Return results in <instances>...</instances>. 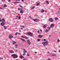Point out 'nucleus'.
<instances>
[{"mask_svg":"<svg viewBox=\"0 0 60 60\" xmlns=\"http://www.w3.org/2000/svg\"><path fill=\"white\" fill-rule=\"evenodd\" d=\"M2 22L0 24V26H3L6 24L5 20L4 18H3L2 19Z\"/></svg>","mask_w":60,"mask_h":60,"instance_id":"1","label":"nucleus"},{"mask_svg":"<svg viewBox=\"0 0 60 60\" xmlns=\"http://www.w3.org/2000/svg\"><path fill=\"white\" fill-rule=\"evenodd\" d=\"M42 44L44 47H45L46 45H48V41H44L42 42Z\"/></svg>","mask_w":60,"mask_h":60,"instance_id":"2","label":"nucleus"},{"mask_svg":"<svg viewBox=\"0 0 60 60\" xmlns=\"http://www.w3.org/2000/svg\"><path fill=\"white\" fill-rule=\"evenodd\" d=\"M11 56H13V57L14 58H17L18 57V56L15 54H12Z\"/></svg>","mask_w":60,"mask_h":60,"instance_id":"3","label":"nucleus"},{"mask_svg":"<svg viewBox=\"0 0 60 60\" xmlns=\"http://www.w3.org/2000/svg\"><path fill=\"white\" fill-rule=\"evenodd\" d=\"M27 34L28 35H30V36H33V33H31L30 32H28L27 33Z\"/></svg>","mask_w":60,"mask_h":60,"instance_id":"4","label":"nucleus"},{"mask_svg":"<svg viewBox=\"0 0 60 60\" xmlns=\"http://www.w3.org/2000/svg\"><path fill=\"white\" fill-rule=\"evenodd\" d=\"M8 37L9 38L10 40H11L12 38L13 37L12 35L10 34L9 35Z\"/></svg>","mask_w":60,"mask_h":60,"instance_id":"5","label":"nucleus"},{"mask_svg":"<svg viewBox=\"0 0 60 60\" xmlns=\"http://www.w3.org/2000/svg\"><path fill=\"white\" fill-rule=\"evenodd\" d=\"M33 20H34V21H36L37 22L38 21H39V19H32Z\"/></svg>","mask_w":60,"mask_h":60,"instance_id":"6","label":"nucleus"},{"mask_svg":"<svg viewBox=\"0 0 60 60\" xmlns=\"http://www.w3.org/2000/svg\"><path fill=\"white\" fill-rule=\"evenodd\" d=\"M27 41L28 42V43L29 45H31V43L30 41L29 40H27Z\"/></svg>","mask_w":60,"mask_h":60,"instance_id":"7","label":"nucleus"},{"mask_svg":"<svg viewBox=\"0 0 60 60\" xmlns=\"http://www.w3.org/2000/svg\"><path fill=\"white\" fill-rule=\"evenodd\" d=\"M49 21L51 22H54V20H53V19L51 18H49Z\"/></svg>","mask_w":60,"mask_h":60,"instance_id":"8","label":"nucleus"},{"mask_svg":"<svg viewBox=\"0 0 60 60\" xmlns=\"http://www.w3.org/2000/svg\"><path fill=\"white\" fill-rule=\"evenodd\" d=\"M20 7H21V8H18V10H19H19H20L22 9H23V7H22V6H20Z\"/></svg>","mask_w":60,"mask_h":60,"instance_id":"9","label":"nucleus"},{"mask_svg":"<svg viewBox=\"0 0 60 60\" xmlns=\"http://www.w3.org/2000/svg\"><path fill=\"white\" fill-rule=\"evenodd\" d=\"M21 40L22 41V42H26V41L23 38H21Z\"/></svg>","mask_w":60,"mask_h":60,"instance_id":"10","label":"nucleus"},{"mask_svg":"<svg viewBox=\"0 0 60 60\" xmlns=\"http://www.w3.org/2000/svg\"><path fill=\"white\" fill-rule=\"evenodd\" d=\"M13 4H19V3H20V2L18 1H16L14 2H13Z\"/></svg>","mask_w":60,"mask_h":60,"instance_id":"11","label":"nucleus"},{"mask_svg":"<svg viewBox=\"0 0 60 60\" xmlns=\"http://www.w3.org/2000/svg\"><path fill=\"white\" fill-rule=\"evenodd\" d=\"M55 26V24H52L50 26V27H54Z\"/></svg>","mask_w":60,"mask_h":60,"instance_id":"12","label":"nucleus"},{"mask_svg":"<svg viewBox=\"0 0 60 60\" xmlns=\"http://www.w3.org/2000/svg\"><path fill=\"white\" fill-rule=\"evenodd\" d=\"M23 52L24 53H27V51L25 49H23Z\"/></svg>","mask_w":60,"mask_h":60,"instance_id":"13","label":"nucleus"},{"mask_svg":"<svg viewBox=\"0 0 60 60\" xmlns=\"http://www.w3.org/2000/svg\"><path fill=\"white\" fill-rule=\"evenodd\" d=\"M43 36V35H41L40 34H39L38 35V37L39 38H41Z\"/></svg>","mask_w":60,"mask_h":60,"instance_id":"14","label":"nucleus"},{"mask_svg":"<svg viewBox=\"0 0 60 60\" xmlns=\"http://www.w3.org/2000/svg\"><path fill=\"white\" fill-rule=\"evenodd\" d=\"M9 52L10 53H14V51L12 50H11L10 51H9Z\"/></svg>","mask_w":60,"mask_h":60,"instance_id":"15","label":"nucleus"},{"mask_svg":"<svg viewBox=\"0 0 60 60\" xmlns=\"http://www.w3.org/2000/svg\"><path fill=\"white\" fill-rule=\"evenodd\" d=\"M40 2L37 3V6H39V5H40Z\"/></svg>","mask_w":60,"mask_h":60,"instance_id":"16","label":"nucleus"},{"mask_svg":"<svg viewBox=\"0 0 60 60\" xmlns=\"http://www.w3.org/2000/svg\"><path fill=\"white\" fill-rule=\"evenodd\" d=\"M49 30L46 29V30H45V33H47V32H49Z\"/></svg>","mask_w":60,"mask_h":60,"instance_id":"17","label":"nucleus"},{"mask_svg":"<svg viewBox=\"0 0 60 60\" xmlns=\"http://www.w3.org/2000/svg\"><path fill=\"white\" fill-rule=\"evenodd\" d=\"M12 42L13 44H17V43L16 42H14V41H12Z\"/></svg>","mask_w":60,"mask_h":60,"instance_id":"18","label":"nucleus"},{"mask_svg":"<svg viewBox=\"0 0 60 60\" xmlns=\"http://www.w3.org/2000/svg\"><path fill=\"white\" fill-rule=\"evenodd\" d=\"M46 26L47 25L46 24L44 25V26H43V28H46Z\"/></svg>","mask_w":60,"mask_h":60,"instance_id":"19","label":"nucleus"},{"mask_svg":"<svg viewBox=\"0 0 60 60\" xmlns=\"http://www.w3.org/2000/svg\"><path fill=\"white\" fill-rule=\"evenodd\" d=\"M20 12L21 13L23 14L24 12V11L22 10H21L20 11Z\"/></svg>","mask_w":60,"mask_h":60,"instance_id":"20","label":"nucleus"},{"mask_svg":"<svg viewBox=\"0 0 60 60\" xmlns=\"http://www.w3.org/2000/svg\"><path fill=\"white\" fill-rule=\"evenodd\" d=\"M34 8H35V6H33L31 8V9L32 10H33L34 9Z\"/></svg>","mask_w":60,"mask_h":60,"instance_id":"21","label":"nucleus"},{"mask_svg":"<svg viewBox=\"0 0 60 60\" xmlns=\"http://www.w3.org/2000/svg\"><path fill=\"white\" fill-rule=\"evenodd\" d=\"M4 29H7V27L4 26Z\"/></svg>","mask_w":60,"mask_h":60,"instance_id":"22","label":"nucleus"},{"mask_svg":"<svg viewBox=\"0 0 60 60\" xmlns=\"http://www.w3.org/2000/svg\"><path fill=\"white\" fill-rule=\"evenodd\" d=\"M20 58H24V56H23L22 55H21L20 56Z\"/></svg>","mask_w":60,"mask_h":60,"instance_id":"23","label":"nucleus"},{"mask_svg":"<svg viewBox=\"0 0 60 60\" xmlns=\"http://www.w3.org/2000/svg\"><path fill=\"white\" fill-rule=\"evenodd\" d=\"M41 11L42 12H44V10L43 9H41Z\"/></svg>","mask_w":60,"mask_h":60,"instance_id":"24","label":"nucleus"},{"mask_svg":"<svg viewBox=\"0 0 60 60\" xmlns=\"http://www.w3.org/2000/svg\"><path fill=\"white\" fill-rule=\"evenodd\" d=\"M7 7V6L6 4H5L4 5V7Z\"/></svg>","mask_w":60,"mask_h":60,"instance_id":"25","label":"nucleus"},{"mask_svg":"<svg viewBox=\"0 0 60 60\" xmlns=\"http://www.w3.org/2000/svg\"><path fill=\"white\" fill-rule=\"evenodd\" d=\"M55 19L56 20H57L58 19V18L56 17L55 18Z\"/></svg>","mask_w":60,"mask_h":60,"instance_id":"26","label":"nucleus"},{"mask_svg":"<svg viewBox=\"0 0 60 60\" xmlns=\"http://www.w3.org/2000/svg\"><path fill=\"white\" fill-rule=\"evenodd\" d=\"M24 37V38H25V39H28V38L27 37Z\"/></svg>","mask_w":60,"mask_h":60,"instance_id":"27","label":"nucleus"},{"mask_svg":"<svg viewBox=\"0 0 60 60\" xmlns=\"http://www.w3.org/2000/svg\"><path fill=\"white\" fill-rule=\"evenodd\" d=\"M51 27H48V29H49L48 30H50V28H51Z\"/></svg>","mask_w":60,"mask_h":60,"instance_id":"28","label":"nucleus"},{"mask_svg":"<svg viewBox=\"0 0 60 60\" xmlns=\"http://www.w3.org/2000/svg\"><path fill=\"white\" fill-rule=\"evenodd\" d=\"M52 56H56V54L52 55Z\"/></svg>","mask_w":60,"mask_h":60,"instance_id":"29","label":"nucleus"},{"mask_svg":"<svg viewBox=\"0 0 60 60\" xmlns=\"http://www.w3.org/2000/svg\"><path fill=\"white\" fill-rule=\"evenodd\" d=\"M26 55V54L24 53L22 54V56H25V55Z\"/></svg>","mask_w":60,"mask_h":60,"instance_id":"30","label":"nucleus"},{"mask_svg":"<svg viewBox=\"0 0 60 60\" xmlns=\"http://www.w3.org/2000/svg\"><path fill=\"white\" fill-rule=\"evenodd\" d=\"M18 18H19V19L20 20V19H21V17H18Z\"/></svg>","mask_w":60,"mask_h":60,"instance_id":"31","label":"nucleus"},{"mask_svg":"<svg viewBox=\"0 0 60 60\" xmlns=\"http://www.w3.org/2000/svg\"><path fill=\"white\" fill-rule=\"evenodd\" d=\"M57 41L58 42H59V41H60L59 40V39H58L57 40Z\"/></svg>","mask_w":60,"mask_h":60,"instance_id":"32","label":"nucleus"},{"mask_svg":"<svg viewBox=\"0 0 60 60\" xmlns=\"http://www.w3.org/2000/svg\"><path fill=\"white\" fill-rule=\"evenodd\" d=\"M46 3H47L48 4H49V2H48V1H46Z\"/></svg>","mask_w":60,"mask_h":60,"instance_id":"33","label":"nucleus"},{"mask_svg":"<svg viewBox=\"0 0 60 60\" xmlns=\"http://www.w3.org/2000/svg\"><path fill=\"white\" fill-rule=\"evenodd\" d=\"M18 34V32H16L15 34V35H17Z\"/></svg>","mask_w":60,"mask_h":60,"instance_id":"34","label":"nucleus"},{"mask_svg":"<svg viewBox=\"0 0 60 60\" xmlns=\"http://www.w3.org/2000/svg\"><path fill=\"white\" fill-rule=\"evenodd\" d=\"M21 27H22V28H24V27H25V26H21Z\"/></svg>","mask_w":60,"mask_h":60,"instance_id":"35","label":"nucleus"},{"mask_svg":"<svg viewBox=\"0 0 60 60\" xmlns=\"http://www.w3.org/2000/svg\"><path fill=\"white\" fill-rule=\"evenodd\" d=\"M38 41H40V39H38Z\"/></svg>","mask_w":60,"mask_h":60,"instance_id":"36","label":"nucleus"},{"mask_svg":"<svg viewBox=\"0 0 60 60\" xmlns=\"http://www.w3.org/2000/svg\"><path fill=\"white\" fill-rule=\"evenodd\" d=\"M18 44H16V45H15V47H17L18 46Z\"/></svg>","mask_w":60,"mask_h":60,"instance_id":"37","label":"nucleus"},{"mask_svg":"<svg viewBox=\"0 0 60 60\" xmlns=\"http://www.w3.org/2000/svg\"><path fill=\"white\" fill-rule=\"evenodd\" d=\"M53 52H56V51H53Z\"/></svg>","mask_w":60,"mask_h":60,"instance_id":"38","label":"nucleus"},{"mask_svg":"<svg viewBox=\"0 0 60 60\" xmlns=\"http://www.w3.org/2000/svg\"><path fill=\"white\" fill-rule=\"evenodd\" d=\"M60 11H59V12H58V14H60Z\"/></svg>","mask_w":60,"mask_h":60,"instance_id":"39","label":"nucleus"},{"mask_svg":"<svg viewBox=\"0 0 60 60\" xmlns=\"http://www.w3.org/2000/svg\"><path fill=\"white\" fill-rule=\"evenodd\" d=\"M8 2H11V0H9L8 1Z\"/></svg>","mask_w":60,"mask_h":60,"instance_id":"40","label":"nucleus"},{"mask_svg":"<svg viewBox=\"0 0 60 60\" xmlns=\"http://www.w3.org/2000/svg\"><path fill=\"white\" fill-rule=\"evenodd\" d=\"M27 56H29V54H27Z\"/></svg>","mask_w":60,"mask_h":60,"instance_id":"41","label":"nucleus"},{"mask_svg":"<svg viewBox=\"0 0 60 60\" xmlns=\"http://www.w3.org/2000/svg\"><path fill=\"white\" fill-rule=\"evenodd\" d=\"M39 32H40V31H39V30L38 31H37L38 33H39Z\"/></svg>","mask_w":60,"mask_h":60,"instance_id":"42","label":"nucleus"},{"mask_svg":"<svg viewBox=\"0 0 60 60\" xmlns=\"http://www.w3.org/2000/svg\"><path fill=\"white\" fill-rule=\"evenodd\" d=\"M4 1H5V0H2V1L3 2H4Z\"/></svg>","mask_w":60,"mask_h":60,"instance_id":"43","label":"nucleus"},{"mask_svg":"<svg viewBox=\"0 0 60 60\" xmlns=\"http://www.w3.org/2000/svg\"><path fill=\"white\" fill-rule=\"evenodd\" d=\"M21 37L22 38H24V36H21Z\"/></svg>","mask_w":60,"mask_h":60,"instance_id":"44","label":"nucleus"},{"mask_svg":"<svg viewBox=\"0 0 60 60\" xmlns=\"http://www.w3.org/2000/svg\"><path fill=\"white\" fill-rule=\"evenodd\" d=\"M43 41H46V40L45 39H44L43 40Z\"/></svg>","mask_w":60,"mask_h":60,"instance_id":"45","label":"nucleus"},{"mask_svg":"<svg viewBox=\"0 0 60 60\" xmlns=\"http://www.w3.org/2000/svg\"><path fill=\"white\" fill-rule=\"evenodd\" d=\"M29 18H30V19H32V17H31V16H29Z\"/></svg>","mask_w":60,"mask_h":60,"instance_id":"46","label":"nucleus"},{"mask_svg":"<svg viewBox=\"0 0 60 60\" xmlns=\"http://www.w3.org/2000/svg\"><path fill=\"white\" fill-rule=\"evenodd\" d=\"M0 9H1V10H2L3 9V8L1 7H0Z\"/></svg>","mask_w":60,"mask_h":60,"instance_id":"47","label":"nucleus"},{"mask_svg":"<svg viewBox=\"0 0 60 60\" xmlns=\"http://www.w3.org/2000/svg\"><path fill=\"white\" fill-rule=\"evenodd\" d=\"M16 18H18L19 16H16Z\"/></svg>","mask_w":60,"mask_h":60,"instance_id":"48","label":"nucleus"},{"mask_svg":"<svg viewBox=\"0 0 60 60\" xmlns=\"http://www.w3.org/2000/svg\"><path fill=\"white\" fill-rule=\"evenodd\" d=\"M3 58H0V59H3Z\"/></svg>","mask_w":60,"mask_h":60,"instance_id":"49","label":"nucleus"},{"mask_svg":"<svg viewBox=\"0 0 60 60\" xmlns=\"http://www.w3.org/2000/svg\"><path fill=\"white\" fill-rule=\"evenodd\" d=\"M22 2H24V0H22Z\"/></svg>","mask_w":60,"mask_h":60,"instance_id":"50","label":"nucleus"},{"mask_svg":"<svg viewBox=\"0 0 60 60\" xmlns=\"http://www.w3.org/2000/svg\"><path fill=\"white\" fill-rule=\"evenodd\" d=\"M2 21V19H0V21L1 22Z\"/></svg>","mask_w":60,"mask_h":60,"instance_id":"51","label":"nucleus"},{"mask_svg":"<svg viewBox=\"0 0 60 60\" xmlns=\"http://www.w3.org/2000/svg\"><path fill=\"white\" fill-rule=\"evenodd\" d=\"M40 32H42V30H40Z\"/></svg>","mask_w":60,"mask_h":60,"instance_id":"52","label":"nucleus"},{"mask_svg":"<svg viewBox=\"0 0 60 60\" xmlns=\"http://www.w3.org/2000/svg\"><path fill=\"white\" fill-rule=\"evenodd\" d=\"M48 60H51L50 59H48Z\"/></svg>","mask_w":60,"mask_h":60,"instance_id":"53","label":"nucleus"},{"mask_svg":"<svg viewBox=\"0 0 60 60\" xmlns=\"http://www.w3.org/2000/svg\"><path fill=\"white\" fill-rule=\"evenodd\" d=\"M16 1H19V0H16Z\"/></svg>","mask_w":60,"mask_h":60,"instance_id":"54","label":"nucleus"},{"mask_svg":"<svg viewBox=\"0 0 60 60\" xmlns=\"http://www.w3.org/2000/svg\"><path fill=\"white\" fill-rule=\"evenodd\" d=\"M21 30H23V28H21Z\"/></svg>","mask_w":60,"mask_h":60,"instance_id":"55","label":"nucleus"},{"mask_svg":"<svg viewBox=\"0 0 60 60\" xmlns=\"http://www.w3.org/2000/svg\"><path fill=\"white\" fill-rule=\"evenodd\" d=\"M18 34H20V33H18Z\"/></svg>","mask_w":60,"mask_h":60,"instance_id":"56","label":"nucleus"},{"mask_svg":"<svg viewBox=\"0 0 60 60\" xmlns=\"http://www.w3.org/2000/svg\"><path fill=\"white\" fill-rule=\"evenodd\" d=\"M17 50H16V51H15V52H17Z\"/></svg>","mask_w":60,"mask_h":60,"instance_id":"57","label":"nucleus"},{"mask_svg":"<svg viewBox=\"0 0 60 60\" xmlns=\"http://www.w3.org/2000/svg\"><path fill=\"white\" fill-rule=\"evenodd\" d=\"M23 60H26L25 59H23Z\"/></svg>","mask_w":60,"mask_h":60,"instance_id":"58","label":"nucleus"},{"mask_svg":"<svg viewBox=\"0 0 60 60\" xmlns=\"http://www.w3.org/2000/svg\"><path fill=\"white\" fill-rule=\"evenodd\" d=\"M35 53L36 54V53H37V52H35Z\"/></svg>","mask_w":60,"mask_h":60,"instance_id":"59","label":"nucleus"},{"mask_svg":"<svg viewBox=\"0 0 60 60\" xmlns=\"http://www.w3.org/2000/svg\"><path fill=\"white\" fill-rule=\"evenodd\" d=\"M48 53H49V52H48Z\"/></svg>","mask_w":60,"mask_h":60,"instance_id":"60","label":"nucleus"},{"mask_svg":"<svg viewBox=\"0 0 60 60\" xmlns=\"http://www.w3.org/2000/svg\"><path fill=\"white\" fill-rule=\"evenodd\" d=\"M20 0H19L18 1H20Z\"/></svg>","mask_w":60,"mask_h":60,"instance_id":"61","label":"nucleus"},{"mask_svg":"<svg viewBox=\"0 0 60 60\" xmlns=\"http://www.w3.org/2000/svg\"><path fill=\"white\" fill-rule=\"evenodd\" d=\"M45 11V12H47V11Z\"/></svg>","mask_w":60,"mask_h":60,"instance_id":"62","label":"nucleus"},{"mask_svg":"<svg viewBox=\"0 0 60 60\" xmlns=\"http://www.w3.org/2000/svg\"><path fill=\"white\" fill-rule=\"evenodd\" d=\"M51 36V35H49V36Z\"/></svg>","mask_w":60,"mask_h":60,"instance_id":"63","label":"nucleus"},{"mask_svg":"<svg viewBox=\"0 0 60 60\" xmlns=\"http://www.w3.org/2000/svg\"><path fill=\"white\" fill-rule=\"evenodd\" d=\"M15 48H17V47H15Z\"/></svg>","mask_w":60,"mask_h":60,"instance_id":"64","label":"nucleus"}]
</instances>
